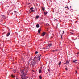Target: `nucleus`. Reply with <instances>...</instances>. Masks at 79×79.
Instances as JSON below:
<instances>
[{
  "label": "nucleus",
  "mask_w": 79,
  "mask_h": 79,
  "mask_svg": "<svg viewBox=\"0 0 79 79\" xmlns=\"http://www.w3.org/2000/svg\"><path fill=\"white\" fill-rule=\"evenodd\" d=\"M10 35V32H9L7 34H6V36L7 37H8Z\"/></svg>",
  "instance_id": "nucleus-6"
},
{
  "label": "nucleus",
  "mask_w": 79,
  "mask_h": 79,
  "mask_svg": "<svg viewBox=\"0 0 79 79\" xmlns=\"http://www.w3.org/2000/svg\"><path fill=\"white\" fill-rule=\"evenodd\" d=\"M39 18V15H37L36 17V19H38V18Z\"/></svg>",
  "instance_id": "nucleus-16"
},
{
  "label": "nucleus",
  "mask_w": 79,
  "mask_h": 79,
  "mask_svg": "<svg viewBox=\"0 0 79 79\" xmlns=\"http://www.w3.org/2000/svg\"><path fill=\"white\" fill-rule=\"evenodd\" d=\"M52 46V44L50 43L48 45V46H47V47H51V46Z\"/></svg>",
  "instance_id": "nucleus-4"
},
{
  "label": "nucleus",
  "mask_w": 79,
  "mask_h": 79,
  "mask_svg": "<svg viewBox=\"0 0 79 79\" xmlns=\"http://www.w3.org/2000/svg\"><path fill=\"white\" fill-rule=\"evenodd\" d=\"M66 64V63L64 64Z\"/></svg>",
  "instance_id": "nucleus-37"
},
{
  "label": "nucleus",
  "mask_w": 79,
  "mask_h": 79,
  "mask_svg": "<svg viewBox=\"0 0 79 79\" xmlns=\"http://www.w3.org/2000/svg\"><path fill=\"white\" fill-rule=\"evenodd\" d=\"M48 71H49V73H50V70L49 69H48Z\"/></svg>",
  "instance_id": "nucleus-19"
},
{
  "label": "nucleus",
  "mask_w": 79,
  "mask_h": 79,
  "mask_svg": "<svg viewBox=\"0 0 79 79\" xmlns=\"http://www.w3.org/2000/svg\"><path fill=\"white\" fill-rule=\"evenodd\" d=\"M13 72L14 73H16V70L15 69H14L13 70Z\"/></svg>",
  "instance_id": "nucleus-20"
},
{
  "label": "nucleus",
  "mask_w": 79,
  "mask_h": 79,
  "mask_svg": "<svg viewBox=\"0 0 79 79\" xmlns=\"http://www.w3.org/2000/svg\"><path fill=\"white\" fill-rule=\"evenodd\" d=\"M65 8H68V7H65Z\"/></svg>",
  "instance_id": "nucleus-33"
},
{
  "label": "nucleus",
  "mask_w": 79,
  "mask_h": 79,
  "mask_svg": "<svg viewBox=\"0 0 79 79\" xmlns=\"http://www.w3.org/2000/svg\"><path fill=\"white\" fill-rule=\"evenodd\" d=\"M62 35H61V38H62Z\"/></svg>",
  "instance_id": "nucleus-35"
},
{
  "label": "nucleus",
  "mask_w": 79,
  "mask_h": 79,
  "mask_svg": "<svg viewBox=\"0 0 79 79\" xmlns=\"http://www.w3.org/2000/svg\"><path fill=\"white\" fill-rule=\"evenodd\" d=\"M41 56V55H40V56L38 57V58H39V59L38 60L39 61V60H40V57Z\"/></svg>",
  "instance_id": "nucleus-11"
},
{
  "label": "nucleus",
  "mask_w": 79,
  "mask_h": 79,
  "mask_svg": "<svg viewBox=\"0 0 79 79\" xmlns=\"http://www.w3.org/2000/svg\"><path fill=\"white\" fill-rule=\"evenodd\" d=\"M77 54H79V52L77 53Z\"/></svg>",
  "instance_id": "nucleus-38"
},
{
  "label": "nucleus",
  "mask_w": 79,
  "mask_h": 79,
  "mask_svg": "<svg viewBox=\"0 0 79 79\" xmlns=\"http://www.w3.org/2000/svg\"><path fill=\"white\" fill-rule=\"evenodd\" d=\"M36 27H37V28H39V24H37Z\"/></svg>",
  "instance_id": "nucleus-9"
},
{
  "label": "nucleus",
  "mask_w": 79,
  "mask_h": 79,
  "mask_svg": "<svg viewBox=\"0 0 79 79\" xmlns=\"http://www.w3.org/2000/svg\"><path fill=\"white\" fill-rule=\"evenodd\" d=\"M55 50H53V52H55Z\"/></svg>",
  "instance_id": "nucleus-32"
},
{
  "label": "nucleus",
  "mask_w": 79,
  "mask_h": 79,
  "mask_svg": "<svg viewBox=\"0 0 79 79\" xmlns=\"http://www.w3.org/2000/svg\"><path fill=\"white\" fill-rule=\"evenodd\" d=\"M61 62H60L59 64H58V65H59V66H60V65H61Z\"/></svg>",
  "instance_id": "nucleus-17"
},
{
  "label": "nucleus",
  "mask_w": 79,
  "mask_h": 79,
  "mask_svg": "<svg viewBox=\"0 0 79 79\" xmlns=\"http://www.w3.org/2000/svg\"><path fill=\"white\" fill-rule=\"evenodd\" d=\"M35 57H34V58L33 60V61H34V60L35 59Z\"/></svg>",
  "instance_id": "nucleus-29"
},
{
  "label": "nucleus",
  "mask_w": 79,
  "mask_h": 79,
  "mask_svg": "<svg viewBox=\"0 0 79 79\" xmlns=\"http://www.w3.org/2000/svg\"><path fill=\"white\" fill-rule=\"evenodd\" d=\"M11 77H13V78H14V77H16V76H14L12 74L11 75Z\"/></svg>",
  "instance_id": "nucleus-10"
},
{
  "label": "nucleus",
  "mask_w": 79,
  "mask_h": 79,
  "mask_svg": "<svg viewBox=\"0 0 79 79\" xmlns=\"http://www.w3.org/2000/svg\"><path fill=\"white\" fill-rule=\"evenodd\" d=\"M30 4H31V3H29L28 4V5H30Z\"/></svg>",
  "instance_id": "nucleus-30"
},
{
  "label": "nucleus",
  "mask_w": 79,
  "mask_h": 79,
  "mask_svg": "<svg viewBox=\"0 0 79 79\" xmlns=\"http://www.w3.org/2000/svg\"><path fill=\"white\" fill-rule=\"evenodd\" d=\"M14 13H18V12H16V11H14Z\"/></svg>",
  "instance_id": "nucleus-24"
},
{
  "label": "nucleus",
  "mask_w": 79,
  "mask_h": 79,
  "mask_svg": "<svg viewBox=\"0 0 79 79\" xmlns=\"http://www.w3.org/2000/svg\"><path fill=\"white\" fill-rule=\"evenodd\" d=\"M42 10H43L44 11H45V9H44L43 7L42 8Z\"/></svg>",
  "instance_id": "nucleus-21"
},
{
  "label": "nucleus",
  "mask_w": 79,
  "mask_h": 79,
  "mask_svg": "<svg viewBox=\"0 0 79 79\" xmlns=\"http://www.w3.org/2000/svg\"><path fill=\"white\" fill-rule=\"evenodd\" d=\"M2 18H3V19H5V18H6V17H5V15H2Z\"/></svg>",
  "instance_id": "nucleus-8"
},
{
  "label": "nucleus",
  "mask_w": 79,
  "mask_h": 79,
  "mask_svg": "<svg viewBox=\"0 0 79 79\" xmlns=\"http://www.w3.org/2000/svg\"><path fill=\"white\" fill-rule=\"evenodd\" d=\"M48 72H47V73H46V74H48Z\"/></svg>",
  "instance_id": "nucleus-36"
},
{
  "label": "nucleus",
  "mask_w": 79,
  "mask_h": 79,
  "mask_svg": "<svg viewBox=\"0 0 79 79\" xmlns=\"http://www.w3.org/2000/svg\"><path fill=\"white\" fill-rule=\"evenodd\" d=\"M76 61H77V60H73V63H76Z\"/></svg>",
  "instance_id": "nucleus-15"
},
{
  "label": "nucleus",
  "mask_w": 79,
  "mask_h": 79,
  "mask_svg": "<svg viewBox=\"0 0 79 79\" xmlns=\"http://www.w3.org/2000/svg\"><path fill=\"white\" fill-rule=\"evenodd\" d=\"M46 32H43L42 33V34L41 35V36L42 37H44L45 36V34H46Z\"/></svg>",
  "instance_id": "nucleus-3"
},
{
  "label": "nucleus",
  "mask_w": 79,
  "mask_h": 79,
  "mask_svg": "<svg viewBox=\"0 0 79 79\" xmlns=\"http://www.w3.org/2000/svg\"><path fill=\"white\" fill-rule=\"evenodd\" d=\"M34 10H31V12H34Z\"/></svg>",
  "instance_id": "nucleus-23"
},
{
  "label": "nucleus",
  "mask_w": 79,
  "mask_h": 79,
  "mask_svg": "<svg viewBox=\"0 0 79 79\" xmlns=\"http://www.w3.org/2000/svg\"><path fill=\"white\" fill-rule=\"evenodd\" d=\"M42 72V70H41V69L40 68L39 70V73H40Z\"/></svg>",
  "instance_id": "nucleus-7"
},
{
  "label": "nucleus",
  "mask_w": 79,
  "mask_h": 79,
  "mask_svg": "<svg viewBox=\"0 0 79 79\" xmlns=\"http://www.w3.org/2000/svg\"><path fill=\"white\" fill-rule=\"evenodd\" d=\"M35 53L36 54H37V53H38V52L37 51H36V52H35Z\"/></svg>",
  "instance_id": "nucleus-25"
},
{
  "label": "nucleus",
  "mask_w": 79,
  "mask_h": 79,
  "mask_svg": "<svg viewBox=\"0 0 79 79\" xmlns=\"http://www.w3.org/2000/svg\"><path fill=\"white\" fill-rule=\"evenodd\" d=\"M68 10H69V8H68Z\"/></svg>",
  "instance_id": "nucleus-40"
},
{
  "label": "nucleus",
  "mask_w": 79,
  "mask_h": 79,
  "mask_svg": "<svg viewBox=\"0 0 79 79\" xmlns=\"http://www.w3.org/2000/svg\"><path fill=\"white\" fill-rule=\"evenodd\" d=\"M70 8H71V6H70Z\"/></svg>",
  "instance_id": "nucleus-39"
},
{
  "label": "nucleus",
  "mask_w": 79,
  "mask_h": 79,
  "mask_svg": "<svg viewBox=\"0 0 79 79\" xmlns=\"http://www.w3.org/2000/svg\"><path fill=\"white\" fill-rule=\"evenodd\" d=\"M27 70H26V72H24V70H23L22 71L20 76H21V79H26L28 78V77H27L26 75H27Z\"/></svg>",
  "instance_id": "nucleus-1"
},
{
  "label": "nucleus",
  "mask_w": 79,
  "mask_h": 79,
  "mask_svg": "<svg viewBox=\"0 0 79 79\" xmlns=\"http://www.w3.org/2000/svg\"><path fill=\"white\" fill-rule=\"evenodd\" d=\"M77 69H79V68H78V67L77 66Z\"/></svg>",
  "instance_id": "nucleus-26"
},
{
  "label": "nucleus",
  "mask_w": 79,
  "mask_h": 79,
  "mask_svg": "<svg viewBox=\"0 0 79 79\" xmlns=\"http://www.w3.org/2000/svg\"><path fill=\"white\" fill-rule=\"evenodd\" d=\"M16 79H18V78H17V77H16Z\"/></svg>",
  "instance_id": "nucleus-41"
},
{
  "label": "nucleus",
  "mask_w": 79,
  "mask_h": 79,
  "mask_svg": "<svg viewBox=\"0 0 79 79\" xmlns=\"http://www.w3.org/2000/svg\"><path fill=\"white\" fill-rule=\"evenodd\" d=\"M49 42H50V41H49Z\"/></svg>",
  "instance_id": "nucleus-43"
},
{
  "label": "nucleus",
  "mask_w": 79,
  "mask_h": 79,
  "mask_svg": "<svg viewBox=\"0 0 79 79\" xmlns=\"http://www.w3.org/2000/svg\"><path fill=\"white\" fill-rule=\"evenodd\" d=\"M32 66H34L35 64H36V62L35 61H34L33 63H31Z\"/></svg>",
  "instance_id": "nucleus-2"
},
{
  "label": "nucleus",
  "mask_w": 79,
  "mask_h": 79,
  "mask_svg": "<svg viewBox=\"0 0 79 79\" xmlns=\"http://www.w3.org/2000/svg\"><path fill=\"white\" fill-rule=\"evenodd\" d=\"M33 9H34V7H31V8H30V10H32Z\"/></svg>",
  "instance_id": "nucleus-22"
},
{
  "label": "nucleus",
  "mask_w": 79,
  "mask_h": 79,
  "mask_svg": "<svg viewBox=\"0 0 79 79\" xmlns=\"http://www.w3.org/2000/svg\"><path fill=\"white\" fill-rule=\"evenodd\" d=\"M65 70H66V71H67V70H68V68H65Z\"/></svg>",
  "instance_id": "nucleus-27"
},
{
  "label": "nucleus",
  "mask_w": 79,
  "mask_h": 79,
  "mask_svg": "<svg viewBox=\"0 0 79 79\" xmlns=\"http://www.w3.org/2000/svg\"><path fill=\"white\" fill-rule=\"evenodd\" d=\"M41 31V28H40L38 30V34H40V32Z\"/></svg>",
  "instance_id": "nucleus-5"
},
{
  "label": "nucleus",
  "mask_w": 79,
  "mask_h": 79,
  "mask_svg": "<svg viewBox=\"0 0 79 79\" xmlns=\"http://www.w3.org/2000/svg\"><path fill=\"white\" fill-rule=\"evenodd\" d=\"M77 21L76 22H75V23H77Z\"/></svg>",
  "instance_id": "nucleus-34"
},
{
  "label": "nucleus",
  "mask_w": 79,
  "mask_h": 79,
  "mask_svg": "<svg viewBox=\"0 0 79 79\" xmlns=\"http://www.w3.org/2000/svg\"><path fill=\"white\" fill-rule=\"evenodd\" d=\"M44 14L45 15H47V13H48V12H44Z\"/></svg>",
  "instance_id": "nucleus-14"
},
{
  "label": "nucleus",
  "mask_w": 79,
  "mask_h": 79,
  "mask_svg": "<svg viewBox=\"0 0 79 79\" xmlns=\"http://www.w3.org/2000/svg\"><path fill=\"white\" fill-rule=\"evenodd\" d=\"M64 31H63V33L62 34V35H63V34H64Z\"/></svg>",
  "instance_id": "nucleus-28"
},
{
  "label": "nucleus",
  "mask_w": 79,
  "mask_h": 79,
  "mask_svg": "<svg viewBox=\"0 0 79 79\" xmlns=\"http://www.w3.org/2000/svg\"><path fill=\"white\" fill-rule=\"evenodd\" d=\"M68 60H67V61H66V63L67 64V63H68V64H69V61L68 62Z\"/></svg>",
  "instance_id": "nucleus-18"
},
{
  "label": "nucleus",
  "mask_w": 79,
  "mask_h": 79,
  "mask_svg": "<svg viewBox=\"0 0 79 79\" xmlns=\"http://www.w3.org/2000/svg\"><path fill=\"white\" fill-rule=\"evenodd\" d=\"M31 60H32V58H31L29 60V62L28 63V64H29V61H31Z\"/></svg>",
  "instance_id": "nucleus-12"
},
{
  "label": "nucleus",
  "mask_w": 79,
  "mask_h": 79,
  "mask_svg": "<svg viewBox=\"0 0 79 79\" xmlns=\"http://www.w3.org/2000/svg\"><path fill=\"white\" fill-rule=\"evenodd\" d=\"M71 34H74V33H71Z\"/></svg>",
  "instance_id": "nucleus-31"
},
{
  "label": "nucleus",
  "mask_w": 79,
  "mask_h": 79,
  "mask_svg": "<svg viewBox=\"0 0 79 79\" xmlns=\"http://www.w3.org/2000/svg\"><path fill=\"white\" fill-rule=\"evenodd\" d=\"M39 78L40 79H42V76L41 75H40L39 76Z\"/></svg>",
  "instance_id": "nucleus-13"
},
{
  "label": "nucleus",
  "mask_w": 79,
  "mask_h": 79,
  "mask_svg": "<svg viewBox=\"0 0 79 79\" xmlns=\"http://www.w3.org/2000/svg\"><path fill=\"white\" fill-rule=\"evenodd\" d=\"M76 73H77V71H76Z\"/></svg>",
  "instance_id": "nucleus-42"
}]
</instances>
